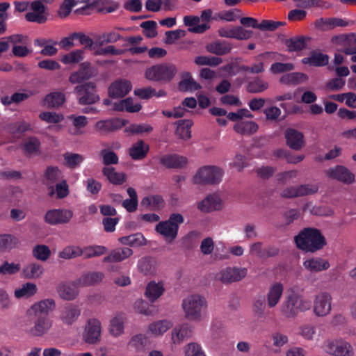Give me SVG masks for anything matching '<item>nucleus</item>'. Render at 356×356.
<instances>
[{
	"mask_svg": "<svg viewBox=\"0 0 356 356\" xmlns=\"http://www.w3.org/2000/svg\"><path fill=\"white\" fill-rule=\"evenodd\" d=\"M184 222L180 213H172L168 220L159 222L155 227L156 232L166 238L168 243H172L177 236L179 225Z\"/></svg>",
	"mask_w": 356,
	"mask_h": 356,
	"instance_id": "nucleus-5",
	"label": "nucleus"
},
{
	"mask_svg": "<svg viewBox=\"0 0 356 356\" xmlns=\"http://www.w3.org/2000/svg\"><path fill=\"white\" fill-rule=\"evenodd\" d=\"M200 22L198 16L187 15L184 17V24L188 26V31L194 33H203L210 28L207 23L197 24Z\"/></svg>",
	"mask_w": 356,
	"mask_h": 356,
	"instance_id": "nucleus-28",
	"label": "nucleus"
},
{
	"mask_svg": "<svg viewBox=\"0 0 356 356\" xmlns=\"http://www.w3.org/2000/svg\"><path fill=\"white\" fill-rule=\"evenodd\" d=\"M38 291L35 284L32 282H26L23 284L21 287L15 289V296L17 298H29L34 296Z\"/></svg>",
	"mask_w": 356,
	"mask_h": 356,
	"instance_id": "nucleus-53",
	"label": "nucleus"
},
{
	"mask_svg": "<svg viewBox=\"0 0 356 356\" xmlns=\"http://www.w3.org/2000/svg\"><path fill=\"white\" fill-rule=\"evenodd\" d=\"M297 248L305 252L314 253L322 250L327 241L320 229L314 227L302 229L294 237Z\"/></svg>",
	"mask_w": 356,
	"mask_h": 356,
	"instance_id": "nucleus-1",
	"label": "nucleus"
},
{
	"mask_svg": "<svg viewBox=\"0 0 356 356\" xmlns=\"http://www.w3.org/2000/svg\"><path fill=\"white\" fill-rule=\"evenodd\" d=\"M307 40L305 36H296L286 40L284 44L289 52L300 51L306 48Z\"/></svg>",
	"mask_w": 356,
	"mask_h": 356,
	"instance_id": "nucleus-41",
	"label": "nucleus"
},
{
	"mask_svg": "<svg viewBox=\"0 0 356 356\" xmlns=\"http://www.w3.org/2000/svg\"><path fill=\"white\" fill-rule=\"evenodd\" d=\"M247 270L236 267H227L216 275V279L225 284L241 280L246 276Z\"/></svg>",
	"mask_w": 356,
	"mask_h": 356,
	"instance_id": "nucleus-13",
	"label": "nucleus"
},
{
	"mask_svg": "<svg viewBox=\"0 0 356 356\" xmlns=\"http://www.w3.org/2000/svg\"><path fill=\"white\" fill-rule=\"evenodd\" d=\"M160 163L167 168L181 169L186 166L188 160L178 154H165L161 157Z\"/></svg>",
	"mask_w": 356,
	"mask_h": 356,
	"instance_id": "nucleus-22",
	"label": "nucleus"
},
{
	"mask_svg": "<svg viewBox=\"0 0 356 356\" xmlns=\"http://www.w3.org/2000/svg\"><path fill=\"white\" fill-rule=\"evenodd\" d=\"M193 334V327L188 323L177 325L172 330V341L174 344L179 345L184 340L191 338Z\"/></svg>",
	"mask_w": 356,
	"mask_h": 356,
	"instance_id": "nucleus-21",
	"label": "nucleus"
},
{
	"mask_svg": "<svg viewBox=\"0 0 356 356\" xmlns=\"http://www.w3.org/2000/svg\"><path fill=\"white\" fill-rule=\"evenodd\" d=\"M325 351L334 356H353L354 355L352 346L342 341H327L325 345Z\"/></svg>",
	"mask_w": 356,
	"mask_h": 356,
	"instance_id": "nucleus-16",
	"label": "nucleus"
},
{
	"mask_svg": "<svg viewBox=\"0 0 356 356\" xmlns=\"http://www.w3.org/2000/svg\"><path fill=\"white\" fill-rule=\"evenodd\" d=\"M44 268L41 264L30 263L22 270L23 276L27 279H38L43 274Z\"/></svg>",
	"mask_w": 356,
	"mask_h": 356,
	"instance_id": "nucleus-43",
	"label": "nucleus"
},
{
	"mask_svg": "<svg viewBox=\"0 0 356 356\" xmlns=\"http://www.w3.org/2000/svg\"><path fill=\"white\" fill-rule=\"evenodd\" d=\"M149 343V341L145 334H138L131 337L129 344L138 351H141L143 350Z\"/></svg>",
	"mask_w": 356,
	"mask_h": 356,
	"instance_id": "nucleus-58",
	"label": "nucleus"
},
{
	"mask_svg": "<svg viewBox=\"0 0 356 356\" xmlns=\"http://www.w3.org/2000/svg\"><path fill=\"white\" fill-rule=\"evenodd\" d=\"M193 122L190 120H180L177 122L176 135L182 140H188L191 137V127Z\"/></svg>",
	"mask_w": 356,
	"mask_h": 356,
	"instance_id": "nucleus-42",
	"label": "nucleus"
},
{
	"mask_svg": "<svg viewBox=\"0 0 356 356\" xmlns=\"http://www.w3.org/2000/svg\"><path fill=\"white\" fill-rule=\"evenodd\" d=\"M21 269L19 264L9 263L7 261L3 262L0 266V275H12L17 273Z\"/></svg>",
	"mask_w": 356,
	"mask_h": 356,
	"instance_id": "nucleus-62",
	"label": "nucleus"
},
{
	"mask_svg": "<svg viewBox=\"0 0 356 356\" xmlns=\"http://www.w3.org/2000/svg\"><path fill=\"white\" fill-rule=\"evenodd\" d=\"M303 266L309 272L317 273L328 269L330 263L321 257H313L305 260Z\"/></svg>",
	"mask_w": 356,
	"mask_h": 356,
	"instance_id": "nucleus-29",
	"label": "nucleus"
},
{
	"mask_svg": "<svg viewBox=\"0 0 356 356\" xmlns=\"http://www.w3.org/2000/svg\"><path fill=\"white\" fill-rule=\"evenodd\" d=\"M99 74L98 68L91 63L86 61L81 63L77 70L72 72L69 76V82L72 84H82L97 76Z\"/></svg>",
	"mask_w": 356,
	"mask_h": 356,
	"instance_id": "nucleus-8",
	"label": "nucleus"
},
{
	"mask_svg": "<svg viewBox=\"0 0 356 356\" xmlns=\"http://www.w3.org/2000/svg\"><path fill=\"white\" fill-rule=\"evenodd\" d=\"M101 323L96 318L88 320L82 335L83 341L88 344H97L101 341Z\"/></svg>",
	"mask_w": 356,
	"mask_h": 356,
	"instance_id": "nucleus-10",
	"label": "nucleus"
},
{
	"mask_svg": "<svg viewBox=\"0 0 356 356\" xmlns=\"http://www.w3.org/2000/svg\"><path fill=\"white\" fill-rule=\"evenodd\" d=\"M283 290L284 287L281 283L277 282L270 286L267 294L268 305L269 307H274L278 304Z\"/></svg>",
	"mask_w": 356,
	"mask_h": 356,
	"instance_id": "nucleus-38",
	"label": "nucleus"
},
{
	"mask_svg": "<svg viewBox=\"0 0 356 356\" xmlns=\"http://www.w3.org/2000/svg\"><path fill=\"white\" fill-rule=\"evenodd\" d=\"M325 173L328 178L344 184H350L355 181V175L344 165H337L326 170Z\"/></svg>",
	"mask_w": 356,
	"mask_h": 356,
	"instance_id": "nucleus-11",
	"label": "nucleus"
},
{
	"mask_svg": "<svg viewBox=\"0 0 356 356\" xmlns=\"http://www.w3.org/2000/svg\"><path fill=\"white\" fill-rule=\"evenodd\" d=\"M133 254V250L128 248H120L111 251L108 255L104 257V263L121 262L130 257Z\"/></svg>",
	"mask_w": 356,
	"mask_h": 356,
	"instance_id": "nucleus-26",
	"label": "nucleus"
},
{
	"mask_svg": "<svg viewBox=\"0 0 356 356\" xmlns=\"http://www.w3.org/2000/svg\"><path fill=\"white\" fill-rule=\"evenodd\" d=\"M102 173L109 182L114 185H121L127 179V175L124 172H118L113 167H104Z\"/></svg>",
	"mask_w": 356,
	"mask_h": 356,
	"instance_id": "nucleus-36",
	"label": "nucleus"
},
{
	"mask_svg": "<svg viewBox=\"0 0 356 356\" xmlns=\"http://www.w3.org/2000/svg\"><path fill=\"white\" fill-rule=\"evenodd\" d=\"M266 308V298L264 295H258L253 302V312L257 318L265 317V309Z\"/></svg>",
	"mask_w": 356,
	"mask_h": 356,
	"instance_id": "nucleus-54",
	"label": "nucleus"
},
{
	"mask_svg": "<svg viewBox=\"0 0 356 356\" xmlns=\"http://www.w3.org/2000/svg\"><path fill=\"white\" fill-rule=\"evenodd\" d=\"M59 296L66 300H72L76 298L77 292L74 287L65 284H61L57 287Z\"/></svg>",
	"mask_w": 356,
	"mask_h": 356,
	"instance_id": "nucleus-56",
	"label": "nucleus"
},
{
	"mask_svg": "<svg viewBox=\"0 0 356 356\" xmlns=\"http://www.w3.org/2000/svg\"><path fill=\"white\" fill-rule=\"evenodd\" d=\"M201 88V86L193 79L190 72H185L181 74V80L178 83L179 91H195Z\"/></svg>",
	"mask_w": 356,
	"mask_h": 356,
	"instance_id": "nucleus-33",
	"label": "nucleus"
},
{
	"mask_svg": "<svg viewBox=\"0 0 356 356\" xmlns=\"http://www.w3.org/2000/svg\"><path fill=\"white\" fill-rule=\"evenodd\" d=\"M222 59L220 57L199 56L195 58V63L197 65H209L215 67L222 63Z\"/></svg>",
	"mask_w": 356,
	"mask_h": 356,
	"instance_id": "nucleus-59",
	"label": "nucleus"
},
{
	"mask_svg": "<svg viewBox=\"0 0 356 356\" xmlns=\"http://www.w3.org/2000/svg\"><path fill=\"white\" fill-rule=\"evenodd\" d=\"M74 92L77 96V101L80 105H92L100 100V97L97 93V84L94 81L76 86Z\"/></svg>",
	"mask_w": 356,
	"mask_h": 356,
	"instance_id": "nucleus-7",
	"label": "nucleus"
},
{
	"mask_svg": "<svg viewBox=\"0 0 356 356\" xmlns=\"http://www.w3.org/2000/svg\"><path fill=\"white\" fill-rule=\"evenodd\" d=\"M84 49H76L63 55L60 61L65 65H75L83 60Z\"/></svg>",
	"mask_w": 356,
	"mask_h": 356,
	"instance_id": "nucleus-52",
	"label": "nucleus"
},
{
	"mask_svg": "<svg viewBox=\"0 0 356 356\" xmlns=\"http://www.w3.org/2000/svg\"><path fill=\"white\" fill-rule=\"evenodd\" d=\"M152 130V127L148 124H131L125 128L124 131L134 135L149 134Z\"/></svg>",
	"mask_w": 356,
	"mask_h": 356,
	"instance_id": "nucleus-61",
	"label": "nucleus"
},
{
	"mask_svg": "<svg viewBox=\"0 0 356 356\" xmlns=\"http://www.w3.org/2000/svg\"><path fill=\"white\" fill-rule=\"evenodd\" d=\"M172 323L168 320H160L149 325L148 330L154 335H161L172 327Z\"/></svg>",
	"mask_w": 356,
	"mask_h": 356,
	"instance_id": "nucleus-49",
	"label": "nucleus"
},
{
	"mask_svg": "<svg viewBox=\"0 0 356 356\" xmlns=\"http://www.w3.org/2000/svg\"><path fill=\"white\" fill-rule=\"evenodd\" d=\"M286 144L291 149L299 151L305 146L304 134L293 128H288L284 131Z\"/></svg>",
	"mask_w": 356,
	"mask_h": 356,
	"instance_id": "nucleus-18",
	"label": "nucleus"
},
{
	"mask_svg": "<svg viewBox=\"0 0 356 356\" xmlns=\"http://www.w3.org/2000/svg\"><path fill=\"white\" fill-rule=\"evenodd\" d=\"M223 170L215 165H205L200 168L193 176L195 184L216 185L221 181Z\"/></svg>",
	"mask_w": 356,
	"mask_h": 356,
	"instance_id": "nucleus-6",
	"label": "nucleus"
},
{
	"mask_svg": "<svg viewBox=\"0 0 356 356\" xmlns=\"http://www.w3.org/2000/svg\"><path fill=\"white\" fill-rule=\"evenodd\" d=\"M329 56L318 51H312L310 56L302 59L304 64L312 66H325L328 63Z\"/></svg>",
	"mask_w": 356,
	"mask_h": 356,
	"instance_id": "nucleus-39",
	"label": "nucleus"
},
{
	"mask_svg": "<svg viewBox=\"0 0 356 356\" xmlns=\"http://www.w3.org/2000/svg\"><path fill=\"white\" fill-rule=\"evenodd\" d=\"M65 102V95L61 92H51L44 98L45 104L50 108H59Z\"/></svg>",
	"mask_w": 356,
	"mask_h": 356,
	"instance_id": "nucleus-44",
	"label": "nucleus"
},
{
	"mask_svg": "<svg viewBox=\"0 0 356 356\" xmlns=\"http://www.w3.org/2000/svg\"><path fill=\"white\" fill-rule=\"evenodd\" d=\"M268 88V83L267 82L257 77L247 84L246 90L249 93H260L265 91Z\"/></svg>",
	"mask_w": 356,
	"mask_h": 356,
	"instance_id": "nucleus-55",
	"label": "nucleus"
},
{
	"mask_svg": "<svg viewBox=\"0 0 356 356\" xmlns=\"http://www.w3.org/2000/svg\"><path fill=\"white\" fill-rule=\"evenodd\" d=\"M35 317L33 326L30 328L29 334L33 337H41L49 332L53 325V321L47 316Z\"/></svg>",
	"mask_w": 356,
	"mask_h": 356,
	"instance_id": "nucleus-17",
	"label": "nucleus"
},
{
	"mask_svg": "<svg viewBox=\"0 0 356 356\" xmlns=\"http://www.w3.org/2000/svg\"><path fill=\"white\" fill-rule=\"evenodd\" d=\"M81 255L80 247L79 246H67L59 252L58 257L65 259H70Z\"/></svg>",
	"mask_w": 356,
	"mask_h": 356,
	"instance_id": "nucleus-64",
	"label": "nucleus"
},
{
	"mask_svg": "<svg viewBox=\"0 0 356 356\" xmlns=\"http://www.w3.org/2000/svg\"><path fill=\"white\" fill-rule=\"evenodd\" d=\"M221 199L216 194L207 196L203 200L198 203L197 208L201 211L209 213L213 211L221 209Z\"/></svg>",
	"mask_w": 356,
	"mask_h": 356,
	"instance_id": "nucleus-23",
	"label": "nucleus"
},
{
	"mask_svg": "<svg viewBox=\"0 0 356 356\" xmlns=\"http://www.w3.org/2000/svg\"><path fill=\"white\" fill-rule=\"evenodd\" d=\"M206 49L211 54L223 56L231 51L232 45L227 41H216L207 45Z\"/></svg>",
	"mask_w": 356,
	"mask_h": 356,
	"instance_id": "nucleus-35",
	"label": "nucleus"
},
{
	"mask_svg": "<svg viewBox=\"0 0 356 356\" xmlns=\"http://www.w3.org/2000/svg\"><path fill=\"white\" fill-rule=\"evenodd\" d=\"M22 147L26 156H37L41 154V143L36 137H29L26 138Z\"/></svg>",
	"mask_w": 356,
	"mask_h": 356,
	"instance_id": "nucleus-25",
	"label": "nucleus"
},
{
	"mask_svg": "<svg viewBox=\"0 0 356 356\" xmlns=\"http://www.w3.org/2000/svg\"><path fill=\"white\" fill-rule=\"evenodd\" d=\"M65 165L72 169L76 168L84 160L82 155L76 153L66 152L63 154Z\"/></svg>",
	"mask_w": 356,
	"mask_h": 356,
	"instance_id": "nucleus-57",
	"label": "nucleus"
},
{
	"mask_svg": "<svg viewBox=\"0 0 356 356\" xmlns=\"http://www.w3.org/2000/svg\"><path fill=\"white\" fill-rule=\"evenodd\" d=\"M138 267L145 275H153L156 272V262L154 259L146 257L139 261Z\"/></svg>",
	"mask_w": 356,
	"mask_h": 356,
	"instance_id": "nucleus-48",
	"label": "nucleus"
},
{
	"mask_svg": "<svg viewBox=\"0 0 356 356\" xmlns=\"http://www.w3.org/2000/svg\"><path fill=\"white\" fill-rule=\"evenodd\" d=\"M177 73V67L172 63H161L148 67L145 72V77L152 81L161 83L170 82Z\"/></svg>",
	"mask_w": 356,
	"mask_h": 356,
	"instance_id": "nucleus-3",
	"label": "nucleus"
},
{
	"mask_svg": "<svg viewBox=\"0 0 356 356\" xmlns=\"http://www.w3.org/2000/svg\"><path fill=\"white\" fill-rule=\"evenodd\" d=\"M140 27L143 29L144 35L149 38H154L157 35V24L155 21L149 20L140 24Z\"/></svg>",
	"mask_w": 356,
	"mask_h": 356,
	"instance_id": "nucleus-63",
	"label": "nucleus"
},
{
	"mask_svg": "<svg viewBox=\"0 0 356 356\" xmlns=\"http://www.w3.org/2000/svg\"><path fill=\"white\" fill-rule=\"evenodd\" d=\"M107 251V248L103 245H95L86 246L83 248H80L81 255H83V258L86 259L102 256L106 254Z\"/></svg>",
	"mask_w": 356,
	"mask_h": 356,
	"instance_id": "nucleus-46",
	"label": "nucleus"
},
{
	"mask_svg": "<svg viewBox=\"0 0 356 356\" xmlns=\"http://www.w3.org/2000/svg\"><path fill=\"white\" fill-rule=\"evenodd\" d=\"M62 178V172L57 166H48L44 173L42 182L44 185L51 188V194L54 192V185L60 181Z\"/></svg>",
	"mask_w": 356,
	"mask_h": 356,
	"instance_id": "nucleus-24",
	"label": "nucleus"
},
{
	"mask_svg": "<svg viewBox=\"0 0 356 356\" xmlns=\"http://www.w3.org/2000/svg\"><path fill=\"white\" fill-rule=\"evenodd\" d=\"M125 319L124 314H118L111 319L109 332L113 336L118 337L123 333Z\"/></svg>",
	"mask_w": 356,
	"mask_h": 356,
	"instance_id": "nucleus-45",
	"label": "nucleus"
},
{
	"mask_svg": "<svg viewBox=\"0 0 356 356\" xmlns=\"http://www.w3.org/2000/svg\"><path fill=\"white\" fill-rule=\"evenodd\" d=\"M51 255L49 248L45 245H37L33 249V256L38 260L45 261Z\"/></svg>",
	"mask_w": 356,
	"mask_h": 356,
	"instance_id": "nucleus-60",
	"label": "nucleus"
},
{
	"mask_svg": "<svg viewBox=\"0 0 356 356\" xmlns=\"http://www.w3.org/2000/svg\"><path fill=\"white\" fill-rule=\"evenodd\" d=\"M55 308V300L52 298H47L34 303L28 310V313L30 315H33L34 316H48V315L53 312Z\"/></svg>",
	"mask_w": 356,
	"mask_h": 356,
	"instance_id": "nucleus-19",
	"label": "nucleus"
},
{
	"mask_svg": "<svg viewBox=\"0 0 356 356\" xmlns=\"http://www.w3.org/2000/svg\"><path fill=\"white\" fill-rule=\"evenodd\" d=\"M308 80V76L301 72H291L281 76L280 82L287 86H296Z\"/></svg>",
	"mask_w": 356,
	"mask_h": 356,
	"instance_id": "nucleus-37",
	"label": "nucleus"
},
{
	"mask_svg": "<svg viewBox=\"0 0 356 356\" xmlns=\"http://www.w3.org/2000/svg\"><path fill=\"white\" fill-rule=\"evenodd\" d=\"M182 307L186 318L200 321L202 318V312L207 307V302L203 296L194 294L184 299Z\"/></svg>",
	"mask_w": 356,
	"mask_h": 356,
	"instance_id": "nucleus-4",
	"label": "nucleus"
},
{
	"mask_svg": "<svg viewBox=\"0 0 356 356\" xmlns=\"http://www.w3.org/2000/svg\"><path fill=\"white\" fill-rule=\"evenodd\" d=\"M120 243L134 248H139L147 244V239L140 232H137L129 236H122L118 238Z\"/></svg>",
	"mask_w": 356,
	"mask_h": 356,
	"instance_id": "nucleus-34",
	"label": "nucleus"
},
{
	"mask_svg": "<svg viewBox=\"0 0 356 356\" xmlns=\"http://www.w3.org/2000/svg\"><path fill=\"white\" fill-rule=\"evenodd\" d=\"M127 191L130 198L124 200L122 202V206L128 212L132 213L137 210L138 195L136 190L131 187L128 188Z\"/></svg>",
	"mask_w": 356,
	"mask_h": 356,
	"instance_id": "nucleus-51",
	"label": "nucleus"
},
{
	"mask_svg": "<svg viewBox=\"0 0 356 356\" xmlns=\"http://www.w3.org/2000/svg\"><path fill=\"white\" fill-rule=\"evenodd\" d=\"M128 120L118 118L97 121L94 125L95 131L100 136H107L125 126Z\"/></svg>",
	"mask_w": 356,
	"mask_h": 356,
	"instance_id": "nucleus-9",
	"label": "nucleus"
},
{
	"mask_svg": "<svg viewBox=\"0 0 356 356\" xmlns=\"http://www.w3.org/2000/svg\"><path fill=\"white\" fill-rule=\"evenodd\" d=\"M73 216V212L70 209H60L48 211L44 216L47 223L55 225L65 224L70 221Z\"/></svg>",
	"mask_w": 356,
	"mask_h": 356,
	"instance_id": "nucleus-15",
	"label": "nucleus"
},
{
	"mask_svg": "<svg viewBox=\"0 0 356 356\" xmlns=\"http://www.w3.org/2000/svg\"><path fill=\"white\" fill-rule=\"evenodd\" d=\"M258 129V124L253 121H242L234 126V131L242 135L253 134Z\"/></svg>",
	"mask_w": 356,
	"mask_h": 356,
	"instance_id": "nucleus-47",
	"label": "nucleus"
},
{
	"mask_svg": "<svg viewBox=\"0 0 356 356\" xmlns=\"http://www.w3.org/2000/svg\"><path fill=\"white\" fill-rule=\"evenodd\" d=\"M218 33L220 37L234 38L238 40H249L254 35L253 31L245 29L241 26L221 27L218 29Z\"/></svg>",
	"mask_w": 356,
	"mask_h": 356,
	"instance_id": "nucleus-12",
	"label": "nucleus"
},
{
	"mask_svg": "<svg viewBox=\"0 0 356 356\" xmlns=\"http://www.w3.org/2000/svg\"><path fill=\"white\" fill-rule=\"evenodd\" d=\"M80 314L81 310L77 306L69 305L63 309L60 318L64 324L70 325L77 320Z\"/></svg>",
	"mask_w": 356,
	"mask_h": 356,
	"instance_id": "nucleus-32",
	"label": "nucleus"
},
{
	"mask_svg": "<svg viewBox=\"0 0 356 356\" xmlns=\"http://www.w3.org/2000/svg\"><path fill=\"white\" fill-rule=\"evenodd\" d=\"M311 308V300L293 293L285 298L280 306V312L287 318H295L299 313L308 311Z\"/></svg>",
	"mask_w": 356,
	"mask_h": 356,
	"instance_id": "nucleus-2",
	"label": "nucleus"
},
{
	"mask_svg": "<svg viewBox=\"0 0 356 356\" xmlns=\"http://www.w3.org/2000/svg\"><path fill=\"white\" fill-rule=\"evenodd\" d=\"M132 86L126 79L117 80L108 87V96L111 98H121L126 96L131 90Z\"/></svg>",
	"mask_w": 356,
	"mask_h": 356,
	"instance_id": "nucleus-20",
	"label": "nucleus"
},
{
	"mask_svg": "<svg viewBox=\"0 0 356 356\" xmlns=\"http://www.w3.org/2000/svg\"><path fill=\"white\" fill-rule=\"evenodd\" d=\"M104 278V274L100 271L88 272L83 274L77 280L79 286H88L100 283Z\"/></svg>",
	"mask_w": 356,
	"mask_h": 356,
	"instance_id": "nucleus-27",
	"label": "nucleus"
},
{
	"mask_svg": "<svg viewBox=\"0 0 356 356\" xmlns=\"http://www.w3.org/2000/svg\"><path fill=\"white\" fill-rule=\"evenodd\" d=\"M20 243L18 237L10 234H0V253H8L17 248Z\"/></svg>",
	"mask_w": 356,
	"mask_h": 356,
	"instance_id": "nucleus-31",
	"label": "nucleus"
},
{
	"mask_svg": "<svg viewBox=\"0 0 356 356\" xmlns=\"http://www.w3.org/2000/svg\"><path fill=\"white\" fill-rule=\"evenodd\" d=\"M114 110L117 111H127L129 113H136L140 111L142 106L140 104H134L133 99L128 97L118 102H115L113 105Z\"/></svg>",
	"mask_w": 356,
	"mask_h": 356,
	"instance_id": "nucleus-40",
	"label": "nucleus"
},
{
	"mask_svg": "<svg viewBox=\"0 0 356 356\" xmlns=\"http://www.w3.org/2000/svg\"><path fill=\"white\" fill-rule=\"evenodd\" d=\"M163 291V284L151 282L146 287L145 295L151 302H154L162 295Z\"/></svg>",
	"mask_w": 356,
	"mask_h": 356,
	"instance_id": "nucleus-50",
	"label": "nucleus"
},
{
	"mask_svg": "<svg viewBox=\"0 0 356 356\" xmlns=\"http://www.w3.org/2000/svg\"><path fill=\"white\" fill-rule=\"evenodd\" d=\"M149 150V146L143 140L134 143L129 149V154L134 160L145 159Z\"/></svg>",
	"mask_w": 356,
	"mask_h": 356,
	"instance_id": "nucleus-30",
	"label": "nucleus"
},
{
	"mask_svg": "<svg viewBox=\"0 0 356 356\" xmlns=\"http://www.w3.org/2000/svg\"><path fill=\"white\" fill-rule=\"evenodd\" d=\"M332 296L327 292H320L314 298V312L317 316H325L332 309Z\"/></svg>",
	"mask_w": 356,
	"mask_h": 356,
	"instance_id": "nucleus-14",
	"label": "nucleus"
}]
</instances>
